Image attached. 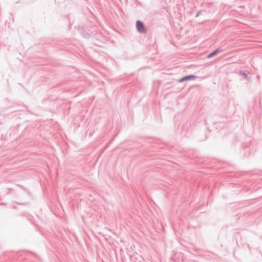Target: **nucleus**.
<instances>
[{
    "mask_svg": "<svg viewBox=\"0 0 262 262\" xmlns=\"http://www.w3.org/2000/svg\"><path fill=\"white\" fill-rule=\"evenodd\" d=\"M21 204V205H24V204H25V203H21V204Z\"/></svg>",
    "mask_w": 262,
    "mask_h": 262,
    "instance_id": "9",
    "label": "nucleus"
},
{
    "mask_svg": "<svg viewBox=\"0 0 262 262\" xmlns=\"http://www.w3.org/2000/svg\"><path fill=\"white\" fill-rule=\"evenodd\" d=\"M136 29L137 31L141 34H145L147 32V29L144 24L141 20H138L136 21Z\"/></svg>",
    "mask_w": 262,
    "mask_h": 262,
    "instance_id": "1",
    "label": "nucleus"
},
{
    "mask_svg": "<svg viewBox=\"0 0 262 262\" xmlns=\"http://www.w3.org/2000/svg\"><path fill=\"white\" fill-rule=\"evenodd\" d=\"M200 12H201V11H199V12L196 14V15H195V17H198V16H199V14H200Z\"/></svg>",
    "mask_w": 262,
    "mask_h": 262,
    "instance_id": "6",
    "label": "nucleus"
},
{
    "mask_svg": "<svg viewBox=\"0 0 262 262\" xmlns=\"http://www.w3.org/2000/svg\"><path fill=\"white\" fill-rule=\"evenodd\" d=\"M26 192H27L29 194H30V192L28 189H27V191H26Z\"/></svg>",
    "mask_w": 262,
    "mask_h": 262,
    "instance_id": "7",
    "label": "nucleus"
},
{
    "mask_svg": "<svg viewBox=\"0 0 262 262\" xmlns=\"http://www.w3.org/2000/svg\"><path fill=\"white\" fill-rule=\"evenodd\" d=\"M239 75L241 76H242L244 77V78L247 80H250V78L248 77V76L247 75V74L244 72V71H239Z\"/></svg>",
    "mask_w": 262,
    "mask_h": 262,
    "instance_id": "4",
    "label": "nucleus"
},
{
    "mask_svg": "<svg viewBox=\"0 0 262 262\" xmlns=\"http://www.w3.org/2000/svg\"><path fill=\"white\" fill-rule=\"evenodd\" d=\"M222 50H221L220 48H217L213 52H211L207 55L208 58H211V57H213L219 53L221 52Z\"/></svg>",
    "mask_w": 262,
    "mask_h": 262,
    "instance_id": "3",
    "label": "nucleus"
},
{
    "mask_svg": "<svg viewBox=\"0 0 262 262\" xmlns=\"http://www.w3.org/2000/svg\"><path fill=\"white\" fill-rule=\"evenodd\" d=\"M256 77H257V78L258 79H259V78H260V76H259V75H257V76H256Z\"/></svg>",
    "mask_w": 262,
    "mask_h": 262,
    "instance_id": "8",
    "label": "nucleus"
},
{
    "mask_svg": "<svg viewBox=\"0 0 262 262\" xmlns=\"http://www.w3.org/2000/svg\"><path fill=\"white\" fill-rule=\"evenodd\" d=\"M197 77L196 76L194 75H189L182 77L181 78L178 80L179 82H182L185 81H189L191 80H193Z\"/></svg>",
    "mask_w": 262,
    "mask_h": 262,
    "instance_id": "2",
    "label": "nucleus"
},
{
    "mask_svg": "<svg viewBox=\"0 0 262 262\" xmlns=\"http://www.w3.org/2000/svg\"><path fill=\"white\" fill-rule=\"evenodd\" d=\"M18 186L21 188L23 190H24V191H27V188H25L24 186H22V185H18Z\"/></svg>",
    "mask_w": 262,
    "mask_h": 262,
    "instance_id": "5",
    "label": "nucleus"
}]
</instances>
